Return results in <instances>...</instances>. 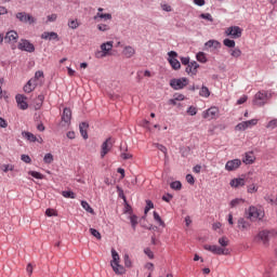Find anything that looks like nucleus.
Listing matches in <instances>:
<instances>
[{"instance_id": "79ce46f5", "label": "nucleus", "mask_w": 277, "mask_h": 277, "mask_svg": "<svg viewBox=\"0 0 277 277\" xmlns=\"http://www.w3.org/2000/svg\"><path fill=\"white\" fill-rule=\"evenodd\" d=\"M79 22L77 19H69L68 21V28L69 29H77L79 27Z\"/></svg>"}, {"instance_id": "052dcab7", "label": "nucleus", "mask_w": 277, "mask_h": 277, "mask_svg": "<svg viewBox=\"0 0 277 277\" xmlns=\"http://www.w3.org/2000/svg\"><path fill=\"white\" fill-rule=\"evenodd\" d=\"M256 192H259V187H256V185L251 184L250 186H248V193L249 194H254Z\"/></svg>"}, {"instance_id": "864d4df0", "label": "nucleus", "mask_w": 277, "mask_h": 277, "mask_svg": "<svg viewBox=\"0 0 277 277\" xmlns=\"http://www.w3.org/2000/svg\"><path fill=\"white\" fill-rule=\"evenodd\" d=\"M42 77H44V71L38 70L35 72V77L31 79H35V83H37L38 79H41Z\"/></svg>"}, {"instance_id": "6e6552de", "label": "nucleus", "mask_w": 277, "mask_h": 277, "mask_svg": "<svg viewBox=\"0 0 277 277\" xmlns=\"http://www.w3.org/2000/svg\"><path fill=\"white\" fill-rule=\"evenodd\" d=\"M17 49L19 51H25L26 53H34V51H36V47L34 45V43H31V41L27 39H21L17 44Z\"/></svg>"}, {"instance_id": "2eb2a0df", "label": "nucleus", "mask_w": 277, "mask_h": 277, "mask_svg": "<svg viewBox=\"0 0 277 277\" xmlns=\"http://www.w3.org/2000/svg\"><path fill=\"white\" fill-rule=\"evenodd\" d=\"M217 111H219L217 107H211V108L205 110L202 116L207 120H213V118H215V116H217Z\"/></svg>"}, {"instance_id": "a18cd8bd", "label": "nucleus", "mask_w": 277, "mask_h": 277, "mask_svg": "<svg viewBox=\"0 0 277 277\" xmlns=\"http://www.w3.org/2000/svg\"><path fill=\"white\" fill-rule=\"evenodd\" d=\"M219 243L222 248H226V246H228L229 240L226 236H223L221 238H219Z\"/></svg>"}, {"instance_id": "cd10ccee", "label": "nucleus", "mask_w": 277, "mask_h": 277, "mask_svg": "<svg viewBox=\"0 0 277 277\" xmlns=\"http://www.w3.org/2000/svg\"><path fill=\"white\" fill-rule=\"evenodd\" d=\"M111 256L113 260L110 262V265H117V263H120V255L116 251V249H111Z\"/></svg>"}, {"instance_id": "4c0bfd02", "label": "nucleus", "mask_w": 277, "mask_h": 277, "mask_svg": "<svg viewBox=\"0 0 277 277\" xmlns=\"http://www.w3.org/2000/svg\"><path fill=\"white\" fill-rule=\"evenodd\" d=\"M81 207L84 209V211H88V213H94V209L88 203V201L82 200L81 201Z\"/></svg>"}, {"instance_id": "13d9d810", "label": "nucleus", "mask_w": 277, "mask_h": 277, "mask_svg": "<svg viewBox=\"0 0 277 277\" xmlns=\"http://www.w3.org/2000/svg\"><path fill=\"white\" fill-rule=\"evenodd\" d=\"M180 60L183 66H188V64H192L188 56H182Z\"/></svg>"}, {"instance_id": "393cba45", "label": "nucleus", "mask_w": 277, "mask_h": 277, "mask_svg": "<svg viewBox=\"0 0 277 277\" xmlns=\"http://www.w3.org/2000/svg\"><path fill=\"white\" fill-rule=\"evenodd\" d=\"M229 185L230 187H243V185H246V180L241 177L234 179L230 181Z\"/></svg>"}, {"instance_id": "a211bd4d", "label": "nucleus", "mask_w": 277, "mask_h": 277, "mask_svg": "<svg viewBox=\"0 0 277 277\" xmlns=\"http://www.w3.org/2000/svg\"><path fill=\"white\" fill-rule=\"evenodd\" d=\"M71 119H72V110H70V108L68 107L64 108L63 115H62L63 122L68 124V122H70Z\"/></svg>"}, {"instance_id": "aec40b11", "label": "nucleus", "mask_w": 277, "mask_h": 277, "mask_svg": "<svg viewBox=\"0 0 277 277\" xmlns=\"http://www.w3.org/2000/svg\"><path fill=\"white\" fill-rule=\"evenodd\" d=\"M220 47H222V43H220V41L217 40H209L205 43V50L207 51L208 49H220Z\"/></svg>"}, {"instance_id": "473e14b6", "label": "nucleus", "mask_w": 277, "mask_h": 277, "mask_svg": "<svg viewBox=\"0 0 277 277\" xmlns=\"http://www.w3.org/2000/svg\"><path fill=\"white\" fill-rule=\"evenodd\" d=\"M224 47H227V49H235L236 42L233 39L226 38L223 40Z\"/></svg>"}, {"instance_id": "0eeeda50", "label": "nucleus", "mask_w": 277, "mask_h": 277, "mask_svg": "<svg viewBox=\"0 0 277 277\" xmlns=\"http://www.w3.org/2000/svg\"><path fill=\"white\" fill-rule=\"evenodd\" d=\"M189 79L183 77L180 79L173 78L170 80V85L173 90H183L186 85H188Z\"/></svg>"}, {"instance_id": "b1692460", "label": "nucleus", "mask_w": 277, "mask_h": 277, "mask_svg": "<svg viewBox=\"0 0 277 277\" xmlns=\"http://www.w3.org/2000/svg\"><path fill=\"white\" fill-rule=\"evenodd\" d=\"M114 49V41H107L101 44V51H103L106 55H109V51Z\"/></svg>"}, {"instance_id": "603ef678", "label": "nucleus", "mask_w": 277, "mask_h": 277, "mask_svg": "<svg viewBox=\"0 0 277 277\" xmlns=\"http://www.w3.org/2000/svg\"><path fill=\"white\" fill-rule=\"evenodd\" d=\"M89 230H90L91 235L93 237H95V239H101V232L100 230H97L95 228H90Z\"/></svg>"}, {"instance_id": "f03ea898", "label": "nucleus", "mask_w": 277, "mask_h": 277, "mask_svg": "<svg viewBox=\"0 0 277 277\" xmlns=\"http://www.w3.org/2000/svg\"><path fill=\"white\" fill-rule=\"evenodd\" d=\"M269 98H272V94L268 91H259L253 97V105L256 107H263Z\"/></svg>"}, {"instance_id": "c03bdc74", "label": "nucleus", "mask_w": 277, "mask_h": 277, "mask_svg": "<svg viewBox=\"0 0 277 277\" xmlns=\"http://www.w3.org/2000/svg\"><path fill=\"white\" fill-rule=\"evenodd\" d=\"M232 57H241V50L239 48H234V50L229 51Z\"/></svg>"}, {"instance_id": "bf43d9fd", "label": "nucleus", "mask_w": 277, "mask_h": 277, "mask_svg": "<svg viewBox=\"0 0 277 277\" xmlns=\"http://www.w3.org/2000/svg\"><path fill=\"white\" fill-rule=\"evenodd\" d=\"M155 146H156V148H158V150H160L164 155H166V153H168V148L166 146H163L162 144L156 143Z\"/></svg>"}, {"instance_id": "39448f33", "label": "nucleus", "mask_w": 277, "mask_h": 277, "mask_svg": "<svg viewBox=\"0 0 277 277\" xmlns=\"http://www.w3.org/2000/svg\"><path fill=\"white\" fill-rule=\"evenodd\" d=\"M15 18H17L19 23H28V25H36L38 23V19L36 17L26 12L16 13Z\"/></svg>"}, {"instance_id": "09e8293b", "label": "nucleus", "mask_w": 277, "mask_h": 277, "mask_svg": "<svg viewBox=\"0 0 277 277\" xmlns=\"http://www.w3.org/2000/svg\"><path fill=\"white\" fill-rule=\"evenodd\" d=\"M186 114H188V116H196V114H198V108L189 106L188 109L186 110Z\"/></svg>"}, {"instance_id": "774afa93", "label": "nucleus", "mask_w": 277, "mask_h": 277, "mask_svg": "<svg viewBox=\"0 0 277 277\" xmlns=\"http://www.w3.org/2000/svg\"><path fill=\"white\" fill-rule=\"evenodd\" d=\"M124 265L127 266V267H131V259L129 258V255L128 254H126L124 255Z\"/></svg>"}, {"instance_id": "c9c22d12", "label": "nucleus", "mask_w": 277, "mask_h": 277, "mask_svg": "<svg viewBox=\"0 0 277 277\" xmlns=\"http://www.w3.org/2000/svg\"><path fill=\"white\" fill-rule=\"evenodd\" d=\"M96 18H104V21H111V14L110 13H97L94 16L95 21H96Z\"/></svg>"}, {"instance_id": "c85d7f7f", "label": "nucleus", "mask_w": 277, "mask_h": 277, "mask_svg": "<svg viewBox=\"0 0 277 277\" xmlns=\"http://www.w3.org/2000/svg\"><path fill=\"white\" fill-rule=\"evenodd\" d=\"M199 96H202L203 98H209L211 96V91H209L208 87L202 85L199 91Z\"/></svg>"}, {"instance_id": "ddd939ff", "label": "nucleus", "mask_w": 277, "mask_h": 277, "mask_svg": "<svg viewBox=\"0 0 277 277\" xmlns=\"http://www.w3.org/2000/svg\"><path fill=\"white\" fill-rule=\"evenodd\" d=\"M198 68H200V65L198 64V62L193 61L190 62V64L186 65L185 72H187V75H197Z\"/></svg>"}, {"instance_id": "1a4fd4ad", "label": "nucleus", "mask_w": 277, "mask_h": 277, "mask_svg": "<svg viewBox=\"0 0 277 277\" xmlns=\"http://www.w3.org/2000/svg\"><path fill=\"white\" fill-rule=\"evenodd\" d=\"M179 57V53L176 51H170L168 52V62L170 66L173 68V70H180L181 69V62L176 60Z\"/></svg>"}, {"instance_id": "58836bf2", "label": "nucleus", "mask_w": 277, "mask_h": 277, "mask_svg": "<svg viewBox=\"0 0 277 277\" xmlns=\"http://www.w3.org/2000/svg\"><path fill=\"white\" fill-rule=\"evenodd\" d=\"M243 163L247 166H250L251 163H254V156L252 154H246V157L243 159Z\"/></svg>"}, {"instance_id": "69168bd1", "label": "nucleus", "mask_w": 277, "mask_h": 277, "mask_svg": "<svg viewBox=\"0 0 277 277\" xmlns=\"http://www.w3.org/2000/svg\"><path fill=\"white\" fill-rule=\"evenodd\" d=\"M172 198H173V196H172V194H170V193H168L167 195H163V196H162V200H163L164 202H170V200H172Z\"/></svg>"}, {"instance_id": "412c9836", "label": "nucleus", "mask_w": 277, "mask_h": 277, "mask_svg": "<svg viewBox=\"0 0 277 277\" xmlns=\"http://www.w3.org/2000/svg\"><path fill=\"white\" fill-rule=\"evenodd\" d=\"M89 127H90V124L88 122H81L79 124L80 135L83 137V140H88V128Z\"/></svg>"}, {"instance_id": "f8f14e48", "label": "nucleus", "mask_w": 277, "mask_h": 277, "mask_svg": "<svg viewBox=\"0 0 277 277\" xmlns=\"http://www.w3.org/2000/svg\"><path fill=\"white\" fill-rule=\"evenodd\" d=\"M240 166H241L240 159L228 160L225 164V170H227V172H233L237 170Z\"/></svg>"}, {"instance_id": "a19ab883", "label": "nucleus", "mask_w": 277, "mask_h": 277, "mask_svg": "<svg viewBox=\"0 0 277 277\" xmlns=\"http://www.w3.org/2000/svg\"><path fill=\"white\" fill-rule=\"evenodd\" d=\"M150 209H155V203H153V201L150 199H147L146 207L144 209L145 215L148 213V211H150Z\"/></svg>"}, {"instance_id": "f704fd0d", "label": "nucleus", "mask_w": 277, "mask_h": 277, "mask_svg": "<svg viewBox=\"0 0 277 277\" xmlns=\"http://www.w3.org/2000/svg\"><path fill=\"white\" fill-rule=\"evenodd\" d=\"M62 196L64 198H70L71 200H75V198H77V196L75 195V192L72 190H63Z\"/></svg>"}, {"instance_id": "2f4dec72", "label": "nucleus", "mask_w": 277, "mask_h": 277, "mask_svg": "<svg viewBox=\"0 0 277 277\" xmlns=\"http://www.w3.org/2000/svg\"><path fill=\"white\" fill-rule=\"evenodd\" d=\"M43 103H44V95L42 94L38 95L35 102V109H40Z\"/></svg>"}, {"instance_id": "680f3d73", "label": "nucleus", "mask_w": 277, "mask_h": 277, "mask_svg": "<svg viewBox=\"0 0 277 277\" xmlns=\"http://www.w3.org/2000/svg\"><path fill=\"white\" fill-rule=\"evenodd\" d=\"M186 181L189 185H194L196 183V180L194 179V175H192V174L186 175Z\"/></svg>"}, {"instance_id": "8fccbe9b", "label": "nucleus", "mask_w": 277, "mask_h": 277, "mask_svg": "<svg viewBox=\"0 0 277 277\" xmlns=\"http://www.w3.org/2000/svg\"><path fill=\"white\" fill-rule=\"evenodd\" d=\"M45 215L48 217H55V216H57V212L55 210L49 208L45 210Z\"/></svg>"}, {"instance_id": "6ab92c4d", "label": "nucleus", "mask_w": 277, "mask_h": 277, "mask_svg": "<svg viewBox=\"0 0 277 277\" xmlns=\"http://www.w3.org/2000/svg\"><path fill=\"white\" fill-rule=\"evenodd\" d=\"M4 40H6L8 42H16V40H18V32H16L15 30L8 31Z\"/></svg>"}, {"instance_id": "423d86ee", "label": "nucleus", "mask_w": 277, "mask_h": 277, "mask_svg": "<svg viewBox=\"0 0 277 277\" xmlns=\"http://www.w3.org/2000/svg\"><path fill=\"white\" fill-rule=\"evenodd\" d=\"M242 34L243 29L239 26H230L225 30V36H229V38H233L234 40L241 38Z\"/></svg>"}, {"instance_id": "dca6fc26", "label": "nucleus", "mask_w": 277, "mask_h": 277, "mask_svg": "<svg viewBox=\"0 0 277 277\" xmlns=\"http://www.w3.org/2000/svg\"><path fill=\"white\" fill-rule=\"evenodd\" d=\"M111 142V137H108L103 144H102V150H101V157L102 159L111 150V145L109 146V143Z\"/></svg>"}, {"instance_id": "37998d69", "label": "nucleus", "mask_w": 277, "mask_h": 277, "mask_svg": "<svg viewBox=\"0 0 277 277\" xmlns=\"http://www.w3.org/2000/svg\"><path fill=\"white\" fill-rule=\"evenodd\" d=\"M154 220L155 222H158L160 226H166V223L163 222V220H161V216L159 215V213H157V211H154Z\"/></svg>"}, {"instance_id": "7c9ffc66", "label": "nucleus", "mask_w": 277, "mask_h": 277, "mask_svg": "<svg viewBox=\"0 0 277 277\" xmlns=\"http://www.w3.org/2000/svg\"><path fill=\"white\" fill-rule=\"evenodd\" d=\"M171 189H174V192H181L183 189V184L181 181H174L170 183Z\"/></svg>"}, {"instance_id": "3c124183", "label": "nucleus", "mask_w": 277, "mask_h": 277, "mask_svg": "<svg viewBox=\"0 0 277 277\" xmlns=\"http://www.w3.org/2000/svg\"><path fill=\"white\" fill-rule=\"evenodd\" d=\"M44 163H53V154H45L43 157Z\"/></svg>"}, {"instance_id": "7ed1b4c3", "label": "nucleus", "mask_w": 277, "mask_h": 277, "mask_svg": "<svg viewBox=\"0 0 277 277\" xmlns=\"http://www.w3.org/2000/svg\"><path fill=\"white\" fill-rule=\"evenodd\" d=\"M246 213L248 220L251 222H256V220H263V217H265V212L254 206L249 207Z\"/></svg>"}, {"instance_id": "5701e85b", "label": "nucleus", "mask_w": 277, "mask_h": 277, "mask_svg": "<svg viewBox=\"0 0 277 277\" xmlns=\"http://www.w3.org/2000/svg\"><path fill=\"white\" fill-rule=\"evenodd\" d=\"M113 267V272L117 274L118 276H122V274H126L127 269H124V266L120 265V262H117V265L110 264Z\"/></svg>"}, {"instance_id": "c756f323", "label": "nucleus", "mask_w": 277, "mask_h": 277, "mask_svg": "<svg viewBox=\"0 0 277 277\" xmlns=\"http://www.w3.org/2000/svg\"><path fill=\"white\" fill-rule=\"evenodd\" d=\"M243 202H246L245 199L242 198H236V199H233L230 202H229V207L232 209H235L236 207H239V205H243Z\"/></svg>"}, {"instance_id": "ea45409f", "label": "nucleus", "mask_w": 277, "mask_h": 277, "mask_svg": "<svg viewBox=\"0 0 277 277\" xmlns=\"http://www.w3.org/2000/svg\"><path fill=\"white\" fill-rule=\"evenodd\" d=\"M199 18H202L203 21H208L209 23H213V16L211 13H201L199 15Z\"/></svg>"}, {"instance_id": "338daca9", "label": "nucleus", "mask_w": 277, "mask_h": 277, "mask_svg": "<svg viewBox=\"0 0 277 277\" xmlns=\"http://www.w3.org/2000/svg\"><path fill=\"white\" fill-rule=\"evenodd\" d=\"M121 159H123L124 161H127L128 159H133V155L121 153Z\"/></svg>"}, {"instance_id": "de8ad7c7", "label": "nucleus", "mask_w": 277, "mask_h": 277, "mask_svg": "<svg viewBox=\"0 0 277 277\" xmlns=\"http://www.w3.org/2000/svg\"><path fill=\"white\" fill-rule=\"evenodd\" d=\"M130 222H131V226H132L133 230H135V228L137 226V215H135V214L131 215Z\"/></svg>"}, {"instance_id": "e2e57ef3", "label": "nucleus", "mask_w": 277, "mask_h": 277, "mask_svg": "<svg viewBox=\"0 0 277 277\" xmlns=\"http://www.w3.org/2000/svg\"><path fill=\"white\" fill-rule=\"evenodd\" d=\"M22 161H24V163H31V158L29 157V155H22L21 156Z\"/></svg>"}, {"instance_id": "9b49d317", "label": "nucleus", "mask_w": 277, "mask_h": 277, "mask_svg": "<svg viewBox=\"0 0 277 277\" xmlns=\"http://www.w3.org/2000/svg\"><path fill=\"white\" fill-rule=\"evenodd\" d=\"M15 101L17 103V107L25 111V109H29V104H27V96L23 94H17L15 96Z\"/></svg>"}, {"instance_id": "6e6d98bb", "label": "nucleus", "mask_w": 277, "mask_h": 277, "mask_svg": "<svg viewBox=\"0 0 277 277\" xmlns=\"http://www.w3.org/2000/svg\"><path fill=\"white\" fill-rule=\"evenodd\" d=\"M97 29L100 31H109V25H107V24H98L97 25Z\"/></svg>"}, {"instance_id": "4be33fe9", "label": "nucleus", "mask_w": 277, "mask_h": 277, "mask_svg": "<svg viewBox=\"0 0 277 277\" xmlns=\"http://www.w3.org/2000/svg\"><path fill=\"white\" fill-rule=\"evenodd\" d=\"M239 230H248L250 228V222L246 221V219L240 217L237 221Z\"/></svg>"}, {"instance_id": "f3484780", "label": "nucleus", "mask_w": 277, "mask_h": 277, "mask_svg": "<svg viewBox=\"0 0 277 277\" xmlns=\"http://www.w3.org/2000/svg\"><path fill=\"white\" fill-rule=\"evenodd\" d=\"M41 39L42 40H60V36L55 31H51V32L44 31L41 35Z\"/></svg>"}, {"instance_id": "bb28decb", "label": "nucleus", "mask_w": 277, "mask_h": 277, "mask_svg": "<svg viewBox=\"0 0 277 277\" xmlns=\"http://www.w3.org/2000/svg\"><path fill=\"white\" fill-rule=\"evenodd\" d=\"M123 55L126 57H133V55H135V49L131 45H127L124 49H123Z\"/></svg>"}, {"instance_id": "4d7b16f0", "label": "nucleus", "mask_w": 277, "mask_h": 277, "mask_svg": "<svg viewBox=\"0 0 277 277\" xmlns=\"http://www.w3.org/2000/svg\"><path fill=\"white\" fill-rule=\"evenodd\" d=\"M1 170H3L4 172H12V170H14V166H12V164H2Z\"/></svg>"}, {"instance_id": "e433bc0d", "label": "nucleus", "mask_w": 277, "mask_h": 277, "mask_svg": "<svg viewBox=\"0 0 277 277\" xmlns=\"http://www.w3.org/2000/svg\"><path fill=\"white\" fill-rule=\"evenodd\" d=\"M29 176H32V179H38L39 181H42L44 179V175L38 171H29Z\"/></svg>"}, {"instance_id": "49530a36", "label": "nucleus", "mask_w": 277, "mask_h": 277, "mask_svg": "<svg viewBox=\"0 0 277 277\" xmlns=\"http://www.w3.org/2000/svg\"><path fill=\"white\" fill-rule=\"evenodd\" d=\"M266 129H277V119H272L271 121H268V123L266 124Z\"/></svg>"}, {"instance_id": "9d476101", "label": "nucleus", "mask_w": 277, "mask_h": 277, "mask_svg": "<svg viewBox=\"0 0 277 277\" xmlns=\"http://www.w3.org/2000/svg\"><path fill=\"white\" fill-rule=\"evenodd\" d=\"M258 122L259 119L242 121L236 126V131H246L247 129H252V127H256Z\"/></svg>"}, {"instance_id": "5fc2aeb1", "label": "nucleus", "mask_w": 277, "mask_h": 277, "mask_svg": "<svg viewBox=\"0 0 277 277\" xmlns=\"http://www.w3.org/2000/svg\"><path fill=\"white\" fill-rule=\"evenodd\" d=\"M95 57L97 58V60H101V58H103V57H107V54L102 50H97L96 52H95Z\"/></svg>"}, {"instance_id": "20e7f679", "label": "nucleus", "mask_w": 277, "mask_h": 277, "mask_svg": "<svg viewBox=\"0 0 277 277\" xmlns=\"http://www.w3.org/2000/svg\"><path fill=\"white\" fill-rule=\"evenodd\" d=\"M203 249L208 252H212V254H217L219 256H228V254H230V250L219 247L217 245H205Z\"/></svg>"}, {"instance_id": "0e129e2a", "label": "nucleus", "mask_w": 277, "mask_h": 277, "mask_svg": "<svg viewBox=\"0 0 277 277\" xmlns=\"http://www.w3.org/2000/svg\"><path fill=\"white\" fill-rule=\"evenodd\" d=\"M144 252L148 256V259H155V253H153V251L149 248H146Z\"/></svg>"}, {"instance_id": "a878e982", "label": "nucleus", "mask_w": 277, "mask_h": 277, "mask_svg": "<svg viewBox=\"0 0 277 277\" xmlns=\"http://www.w3.org/2000/svg\"><path fill=\"white\" fill-rule=\"evenodd\" d=\"M22 137H24V140H27V142H38V137H36V135H34V133L31 132L23 131Z\"/></svg>"}, {"instance_id": "4468645a", "label": "nucleus", "mask_w": 277, "mask_h": 277, "mask_svg": "<svg viewBox=\"0 0 277 277\" xmlns=\"http://www.w3.org/2000/svg\"><path fill=\"white\" fill-rule=\"evenodd\" d=\"M38 87V82H36V79H30L28 82L24 85V92L26 94H30V92H34L36 88Z\"/></svg>"}, {"instance_id": "72a5a7b5", "label": "nucleus", "mask_w": 277, "mask_h": 277, "mask_svg": "<svg viewBox=\"0 0 277 277\" xmlns=\"http://www.w3.org/2000/svg\"><path fill=\"white\" fill-rule=\"evenodd\" d=\"M197 62H200L201 64H207V54L205 52H198L196 54Z\"/></svg>"}, {"instance_id": "f257e3e1", "label": "nucleus", "mask_w": 277, "mask_h": 277, "mask_svg": "<svg viewBox=\"0 0 277 277\" xmlns=\"http://www.w3.org/2000/svg\"><path fill=\"white\" fill-rule=\"evenodd\" d=\"M276 229H264L259 232L255 236V241H262L263 246H269V241H272V239H276Z\"/></svg>"}]
</instances>
